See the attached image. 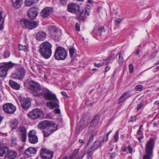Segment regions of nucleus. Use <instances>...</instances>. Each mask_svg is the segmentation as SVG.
<instances>
[{
	"label": "nucleus",
	"mask_w": 159,
	"mask_h": 159,
	"mask_svg": "<svg viewBox=\"0 0 159 159\" xmlns=\"http://www.w3.org/2000/svg\"><path fill=\"white\" fill-rule=\"evenodd\" d=\"M42 92L38 97L43 96L46 101H50V102H47L46 104L51 109H53L54 107H59L58 101L56 96L54 94H52V92L48 89H42Z\"/></svg>",
	"instance_id": "nucleus-1"
},
{
	"label": "nucleus",
	"mask_w": 159,
	"mask_h": 159,
	"mask_svg": "<svg viewBox=\"0 0 159 159\" xmlns=\"http://www.w3.org/2000/svg\"><path fill=\"white\" fill-rule=\"evenodd\" d=\"M38 127L41 129L45 130L43 131L44 137H48L57 129V125L54 123L44 120L40 122L38 125Z\"/></svg>",
	"instance_id": "nucleus-2"
},
{
	"label": "nucleus",
	"mask_w": 159,
	"mask_h": 159,
	"mask_svg": "<svg viewBox=\"0 0 159 159\" xmlns=\"http://www.w3.org/2000/svg\"><path fill=\"white\" fill-rule=\"evenodd\" d=\"M52 45L49 42L46 41L41 44L39 50L41 56L45 59L50 58L52 53Z\"/></svg>",
	"instance_id": "nucleus-3"
},
{
	"label": "nucleus",
	"mask_w": 159,
	"mask_h": 159,
	"mask_svg": "<svg viewBox=\"0 0 159 159\" xmlns=\"http://www.w3.org/2000/svg\"><path fill=\"white\" fill-rule=\"evenodd\" d=\"M155 142L152 138H150L147 141L145 145L146 154L144 155L143 159H151L153 156V151Z\"/></svg>",
	"instance_id": "nucleus-4"
},
{
	"label": "nucleus",
	"mask_w": 159,
	"mask_h": 159,
	"mask_svg": "<svg viewBox=\"0 0 159 159\" xmlns=\"http://www.w3.org/2000/svg\"><path fill=\"white\" fill-rule=\"evenodd\" d=\"M29 89L31 93L36 97L39 95L43 89L38 83L34 80H31L29 82Z\"/></svg>",
	"instance_id": "nucleus-5"
},
{
	"label": "nucleus",
	"mask_w": 159,
	"mask_h": 159,
	"mask_svg": "<svg viewBox=\"0 0 159 159\" xmlns=\"http://www.w3.org/2000/svg\"><path fill=\"white\" fill-rule=\"evenodd\" d=\"M20 24L25 28L32 30L35 28L38 25L36 21H33L28 19H23L20 20Z\"/></svg>",
	"instance_id": "nucleus-6"
},
{
	"label": "nucleus",
	"mask_w": 159,
	"mask_h": 159,
	"mask_svg": "<svg viewBox=\"0 0 159 159\" xmlns=\"http://www.w3.org/2000/svg\"><path fill=\"white\" fill-rule=\"evenodd\" d=\"M67 53L65 49L61 47H59L56 49L54 57L58 60H64L67 57Z\"/></svg>",
	"instance_id": "nucleus-7"
},
{
	"label": "nucleus",
	"mask_w": 159,
	"mask_h": 159,
	"mask_svg": "<svg viewBox=\"0 0 159 159\" xmlns=\"http://www.w3.org/2000/svg\"><path fill=\"white\" fill-rule=\"evenodd\" d=\"M14 65V63L9 61L5 63L4 65L0 66V77H6L7 71L12 68Z\"/></svg>",
	"instance_id": "nucleus-8"
},
{
	"label": "nucleus",
	"mask_w": 159,
	"mask_h": 159,
	"mask_svg": "<svg viewBox=\"0 0 159 159\" xmlns=\"http://www.w3.org/2000/svg\"><path fill=\"white\" fill-rule=\"evenodd\" d=\"M44 114L43 111L38 108H35L29 112L28 116L33 119H41L43 117Z\"/></svg>",
	"instance_id": "nucleus-9"
},
{
	"label": "nucleus",
	"mask_w": 159,
	"mask_h": 159,
	"mask_svg": "<svg viewBox=\"0 0 159 159\" xmlns=\"http://www.w3.org/2000/svg\"><path fill=\"white\" fill-rule=\"evenodd\" d=\"M25 70L24 68H20L17 69L15 73L11 74V77L14 79L21 80L25 75Z\"/></svg>",
	"instance_id": "nucleus-10"
},
{
	"label": "nucleus",
	"mask_w": 159,
	"mask_h": 159,
	"mask_svg": "<svg viewBox=\"0 0 159 159\" xmlns=\"http://www.w3.org/2000/svg\"><path fill=\"white\" fill-rule=\"evenodd\" d=\"M67 9L68 12L76 13L78 16L80 10V9L79 5L74 3L69 4L67 5Z\"/></svg>",
	"instance_id": "nucleus-11"
},
{
	"label": "nucleus",
	"mask_w": 159,
	"mask_h": 159,
	"mask_svg": "<svg viewBox=\"0 0 159 159\" xmlns=\"http://www.w3.org/2000/svg\"><path fill=\"white\" fill-rule=\"evenodd\" d=\"M3 108L5 112L10 114L13 113L16 109V107L11 103H7L4 105Z\"/></svg>",
	"instance_id": "nucleus-12"
},
{
	"label": "nucleus",
	"mask_w": 159,
	"mask_h": 159,
	"mask_svg": "<svg viewBox=\"0 0 159 159\" xmlns=\"http://www.w3.org/2000/svg\"><path fill=\"white\" fill-rule=\"evenodd\" d=\"M28 136L29 141L30 143L35 144L38 142V138L34 130H30L28 133Z\"/></svg>",
	"instance_id": "nucleus-13"
},
{
	"label": "nucleus",
	"mask_w": 159,
	"mask_h": 159,
	"mask_svg": "<svg viewBox=\"0 0 159 159\" xmlns=\"http://www.w3.org/2000/svg\"><path fill=\"white\" fill-rule=\"evenodd\" d=\"M40 155L43 159H51L53 157L52 152L44 148L41 150Z\"/></svg>",
	"instance_id": "nucleus-14"
},
{
	"label": "nucleus",
	"mask_w": 159,
	"mask_h": 159,
	"mask_svg": "<svg viewBox=\"0 0 159 159\" xmlns=\"http://www.w3.org/2000/svg\"><path fill=\"white\" fill-rule=\"evenodd\" d=\"M17 131L19 133L20 140L23 142H25L27 138L26 128L24 127L21 126L18 129Z\"/></svg>",
	"instance_id": "nucleus-15"
},
{
	"label": "nucleus",
	"mask_w": 159,
	"mask_h": 159,
	"mask_svg": "<svg viewBox=\"0 0 159 159\" xmlns=\"http://www.w3.org/2000/svg\"><path fill=\"white\" fill-rule=\"evenodd\" d=\"M79 149H75L74 150L72 155L70 156V159H73L75 158V159H82L84 156L85 154L84 151H81L78 154Z\"/></svg>",
	"instance_id": "nucleus-16"
},
{
	"label": "nucleus",
	"mask_w": 159,
	"mask_h": 159,
	"mask_svg": "<svg viewBox=\"0 0 159 159\" xmlns=\"http://www.w3.org/2000/svg\"><path fill=\"white\" fill-rule=\"evenodd\" d=\"M91 8V7L90 5H87L84 10H80L79 16L81 17L82 19H84L85 17L89 15Z\"/></svg>",
	"instance_id": "nucleus-17"
},
{
	"label": "nucleus",
	"mask_w": 159,
	"mask_h": 159,
	"mask_svg": "<svg viewBox=\"0 0 159 159\" xmlns=\"http://www.w3.org/2000/svg\"><path fill=\"white\" fill-rule=\"evenodd\" d=\"M38 13V9L36 7H34L31 8L28 10L27 14L30 18L33 19L36 18Z\"/></svg>",
	"instance_id": "nucleus-18"
},
{
	"label": "nucleus",
	"mask_w": 159,
	"mask_h": 159,
	"mask_svg": "<svg viewBox=\"0 0 159 159\" xmlns=\"http://www.w3.org/2000/svg\"><path fill=\"white\" fill-rule=\"evenodd\" d=\"M20 101L21 106L24 109L27 110L30 107L31 105V102L29 99L20 98Z\"/></svg>",
	"instance_id": "nucleus-19"
},
{
	"label": "nucleus",
	"mask_w": 159,
	"mask_h": 159,
	"mask_svg": "<svg viewBox=\"0 0 159 159\" xmlns=\"http://www.w3.org/2000/svg\"><path fill=\"white\" fill-rule=\"evenodd\" d=\"M52 11V9L50 7H46L42 10L40 12V15L43 18H46L51 13Z\"/></svg>",
	"instance_id": "nucleus-20"
},
{
	"label": "nucleus",
	"mask_w": 159,
	"mask_h": 159,
	"mask_svg": "<svg viewBox=\"0 0 159 159\" xmlns=\"http://www.w3.org/2000/svg\"><path fill=\"white\" fill-rule=\"evenodd\" d=\"M99 120V116L97 114L95 116L93 119L91 121L89 128H90L97 126L98 124Z\"/></svg>",
	"instance_id": "nucleus-21"
},
{
	"label": "nucleus",
	"mask_w": 159,
	"mask_h": 159,
	"mask_svg": "<svg viewBox=\"0 0 159 159\" xmlns=\"http://www.w3.org/2000/svg\"><path fill=\"white\" fill-rule=\"evenodd\" d=\"M17 155V153L15 151H10L5 156V159H14Z\"/></svg>",
	"instance_id": "nucleus-22"
},
{
	"label": "nucleus",
	"mask_w": 159,
	"mask_h": 159,
	"mask_svg": "<svg viewBox=\"0 0 159 159\" xmlns=\"http://www.w3.org/2000/svg\"><path fill=\"white\" fill-rule=\"evenodd\" d=\"M103 145V142H101L100 141H97L94 142L91 148H92V149H93L94 151H95L99 147H101Z\"/></svg>",
	"instance_id": "nucleus-23"
},
{
	"label": "nucleus",
	"mask_w": 159,
	"mask_h": 159,
	"mask_svg": "<svg viewBox=\"0 0 159 159\" xmlns=\"http://www.w3.org/2000/svg\"><path fill=\"white\" fill-rule=\"evenodd\" d=\"M23 2V0H12V5L16 8H19L20 7Z\"/></svg>",
	"instance_id": "nucleus-24"
},
{
	"label": "nucleus",
	"mask_w": 159,
	"mask_h": 159,
	"mask_svg": "<svg viewBox=\"0 0 159 159\" xmlns=\"http://www.w3.org/2000/svg\"><path fill=\"white\" fill-rule=\"evenodd\" d=\"M49 32L51 36L53 35L56 32L59 30L55 26L51 25L48 28Z\"/></svg>",
	"instance_id": "nucleus-25"
},
{
	"label": "nucleus",
	"mask_w": 159,
	"mask_h": 159,
	"mask_svg": "<svg viewBox=\"0 0 159 159\" xmlns=\"http://www.w3.org/2000/svg\"><path fill=\"white\" fill-rule=\"evenodd\" d=\"M9 84L12 88L16 90L19 89L20 87V85L18 84L11 80L9 81Z\"/></svg>",
	"instance_id": "nucleus-26"
},
{
	"label": "nucleus",
	"mask_w": 159,
	"mask_h": 159,
	"mask_svg": "<svg viewBox=\"0 0 159 159\" xmlns=\"http://www.w3.org/2000/svg\"><path fill=\"white\" fill-rule=\"evenodd\" d=\"M46 34L44 32H39L36 35L37 39L39 40H43L46 38Z\"/></svg>",
	"instance_id": "nucleus-27"
},
{
	"label": "nucleus",
	"mask_w": 159,
	"mask_h": 159,
	"mask_svg": "<svg viewBox=\"0 0 159 159\" xmlns=\"http://www.w3.org/2000/svg\"><path fill=\"white\" fill-rule=\"evenodd\" d=\"M39 0H25V4L26 6L30 7L38 2Z\"/></svg>",
	"instance_id": "nucleus-28"
},
{
	"label": "nucleus",
	"mask_w": 159,
	"mask_h": 159,
	"mask_svg": "<svg viewBox=\"0 0 159 159\" xmlns=\"http://www.w3.org/2000/svg\"><path fill=\"white\" fill-rule=\"evenodd\" d=\"M52 38L54 40L59 41L61 38V32L59 30L54 34L53 35L51 36Z\"/></svg>",
	"instance_id": "nucleus-29"
},
{
	"label": "nucleus",
	"mask_w": 159,
	"mask_h": 159,
	"mask_svg": "<svg viewBox=\"0 0 159 159\" xmlns=\"http://www.w3.org/2000/svg\"><path fill=\"white\" fill-rule=\"evenodd\" d=\"M9 152V149L7 147H2L0 148V156L2 157L7 152Z\"/></svg>",
	"instance_id": "nucleus-30"
},
{
	"label": "nucleus",
	"mask_w": 159,
	"mask_h": 159,
	"mask_svg": "<svg viewBox=\"0 0 159 159\" xmlns=\"http://www.w3.org/2000/svg\"><path fill=\"white\" fill-rule=\"evenodd\" d=\"M113 57V56L112 55H111L109 57L107 58L104 59L102 61V64L103 65H107L112 60Z\"/></svg>",
	"instance_id": "nucleus-31"
},
{
	"label": "nucleus",
	"mask_w": 159,
	"mask_h": 159,
	"mask_svg": "<svg viewBox=\"0 0 159 159\" xmlns=\"http://www.w3.org/2000/svg\"><path fill=\"white\" fill-rule=\"evenodd\" d=\"M18 125V122L16 119L11 121L10 123V126L12 129H15Z\"/></svg>",
	"instance_id": "nucleus-32"
},
{
	"label": "nucleus",
	"mask_w": 159,
	"mask_h": 159,
	"mask_svg": "<svg viewBox=\"0 0 159 159\" xmlns=\"http://www.w3.org/2000/svg\"><path fill=\"white\" fill-rule=\"evenodd\" d=\"M88 125L87 123L85 124V123L84 121H83L82 123V122L80 123L79 125H78L77 126V129H79L80 131L82 130L84 127H86Z\"/></svg>",
	"instance_id": "nucleus-33"
},
{
	"label": "nucleus",
	"mask_w": 159,
	"mask_h": 159,
	"mask_svg": "<svg viewBox=\"0 0 159 159\" xmlns=\"http://www.w3.org/2000/svg\"><path fill=\"white\" fill-rule=\"evenodd\" d=\"M128 93H124L120 97L119 99V102L120 103L125 100L128 98Z\"/></svg>",
	"instance_id": "nucleus-34"
},
{
	"label": "nucleus",
	"mask_w": 159,
	"mask_h": 159,
	"mask_svg": "<svg viewBox=\"0 0 159 159\" xmlns=\"http://www.w3.org/2000/svg\"><path fill=\"white\" fill-rule=\"evenodd\" d=\"M18 48L20 50H23L25 52H27L28 51V47L27 46L23 45L20 44H19Z\"/></svg>",
	"instance_id": "nucleus-35"
},
{
	"label": "nucleus",
	"mask_w": 159,
	"mask_h": 159,
	"mask_svg": "<svg viewBox=\"0 0 159 159\" xmlns=\"http://www.w3.org/2000/svg\"><path fill=\"white\" fill-rule=\"evenodd\" d=\"M116 56L118 57V61L119 64H122L124 60L122 54L120 53H119L117 54Z\"/></svg>",
	"instance_id": "nucleus-36"
},
{
	"label": "nucleus",
	"mask_w": 159,
	"mask_h": 159,
	"mask_svg": "<svg viewBox=\"0 0 159 159\" xmlns=\"http://www.w3.org/2000/svg\"><path fill=\"white\" fill-rule=\"evenodd\" d=\"M69 52L70 57L73 58L74 57V54L75 52V49L73 47L70 48L69 49Z\"/></svg>",
	"instance_id": "nucleus-37"
},
{
	"label": "nucleus",
	"mask_w": 159,
	"mask_h": 159,
	"mask_svg": "<svg viewBox=\"0 0 159 159\" xmlns=\"http://www.w3.org/2000/svg\"><path fill=\"white\" fill-rule=\"evenodd\" d=\"M94 151H94L93 149H92L91 148L89 149L87 152L88 159H90L91 158V157L93 155V152Z\"/></svg>",
	"instance_id": "nucleus-38"
},
{
	"label": "nucleus",
	"mask_w": 159,
	"mask_h": 159,
	"mask_svg": "<svg viewBox=\"0 0 159 159\" xmlns=\"http://www.w3.org/2000/svg\"><path fill=\"white\" fill-rule=\"evenodd\" d=\"M143 86L141 85H137L135 87V89L136 91H141L143 90Z\"/></svg>",
	"instance_id": "nucleus-39"
},
{
	"label": "nucleus",
	"mask_w": 159,
	"mask_h": 159,
	"mask_svg": "<svg viewBox=\"0 0 159 159\" xmlns=\"http://www.w3.org/2000/svg\"><path fill=\"white\" fill-rule=\"evenodd\" d=\"M119 132L118 131H116L114 136V139H115L114 142H116L118 141L119 139Z\"/></svg>",
	"instance_id": "nucleus-40"
},
{
	"label": "nucleus",
	"mask_w": 159,
	"mask_h": 159,
	"mask_svg": "<svg viewBox=\"0 0 159 159\" xmlns=\"http://www.w3.org/2000/svg\"><path fill=\"white\" fill-rule=\"evenodd\" d=\"M28 148V150H29V151L30 152V153L31 154H35L37 152V149L31 147V148Z\"/></svg>",
	"instance_id": "nucleus-41"
},
{
	"label": "nucleus",
	"mask_w": 159,
	"mask_h": 159,
	"mask_svg": "<svg viewBox=\"0 0 159 159\" xmlns=\"http://www.w3.org/2000/svg\"><path fill=\"white\" fill-rule=\"evenodd\" d=\"M67 0H59L60 4L63 6H66L67 3Z\"/></svg>",
	"instance_id": "nucleus-42"
},
{
	"label": "nucleus",
	"mask_w": 159,
	"mask_h": 159,
	"mask_svg": "<svg viewBox=\"0 0 159 159\" xmlns=\"http://www.w3.org/2000/svg\"><path fill=\"white\" fill-rule=\"evenodd\" d=\"M134 66L132 64L129 65V70L130 74H132L133 72Z\"/></svg>",
	"instance_id": "nucleus-43"
},
{
	"label": "nucleus",
	"mask_w": 159,
	"mask_h": 159,
	"mask_svg": "<svg viewBox=\"0 0 159 159\" xmlns=\"http://www.w3.org/2000/svg\"><path fill=\"white\" fill-rule=\"evenodd\" d=\"M108 136L107 134H106L104 136L102 141H100L101 142H103V145L105 143V142H106L107 141L108 139Z\"/></svg>",
	"instance_id": "nucleus-44"
},
{
	"label": "nucleus",
	"mask_w": 159,
	"mask_h": 159,
	"mask_svg": "<svg viewBox=\"0 0 159 159\" xmlns=\"http://www.w3.org/2000/svg\"><path fill=\"white\" fill-rule=\"evenodd\" d=\"M122 20V19L120 18H117L115 20V24L117 25L120 23V22Z\"/></svg>",
	"instance_id": "nucleus-45"
},
{
	"label": "nucleus",
	"mask_w": 159,
	"mask_h": 159,
	"mask_svg": "<svg viewBox=\"0 0 159 159\" xmlns=\"http://www.w3.org/2000/svg\"><path fill=\"white\" fill-rule=\"evenodd\" d=\"M94 138V135L92 134L91 135L90 137L89 138V141H88V143L87 144V145H88L89 144L93 141V139Z\"/></svg>",
	"instance_id": "nucleus-46"
},
{
	"label": "nucleus",
	"mask_w": 159,
	"mask_h": 159,
	"mask_svg": "<svg viewBox=\"0 0 159 159\" xmlns=\"http://www.w3.org/2000/svg\"><path fill=\"white\" fill-rule=\"evenodd\" d=\"M10 52L9 51H6L4 54V56L5 58H7L10 55Z\"/></svg>",
	"instance_id": "nucleus-47"
},
{
	"label": "nucleus",
	"mask_w": 159,
	"mask_h": 159,
	"mask_svg": "<svg viewBox=\"0 0 159 159\" xmlns=\"http://www.w3.org/2000/svg\"><path fill=\"white\" fill-rule=\"evenodd\" d=\"M130 120L129 121V122H133L136 120L137 119V116H132L130 117Z\"/></svg>",
	"instance_id": "nucleus-48"
},
{
	"label": "nucleus",
	"mask_w": 159,
	"mask_h": 159,
	"mask_svg": "<svg viewBox=\"0 0 159 159\" xmlns=\"http://www.w3.org/2000/svg\"><path fill=\"white\" fill-rule=\"evenodd\" d=\"M116 154L115 152L110 153V159H114L116 157Z\"/></svg>",
	"instance_id": "nucleus-49"
},
{
	"label": "nucleus",
	"mask_w": 159,
	"mask_h": 159,
	"mask_svg": "<svg viewBox=\"0 0 159 159\" xmlns=\"http://www.w3.org/2000/svg\"><path fill=\"white\" fill-rule=\"evenodd\" d=\"M98 31L99 33V35H101L102 33V32H105V30L104 28L102 27H100L99 28Z\"/></svg>",
	"instance_id": "nucleus-50"
},
{
	"label": "nucleus",
	"mask_w": 159,
	"mask_h": 159,
	"mask_svg": "<svg viewBox=\"0 0 159 159\" xmlns=\"http://www.w3.org/2000/svg\"><path fill=\"white\" fill-rule=\"evenodd\" d=\"M75 28L76 30L78 31H80V25L78 23H76L75 25Z\"/></svg>",
	"instance_id": "nucleus-51"
},
{
	"label": "nucleus",
	"mask_w": 159,
	"mask_h": 159,
	"mask_svg": "<svg viewBox=\"0 0 159 159\" xmlns=\"http://www.w3.org/2000/svg\"><path fill=\"white\" fill-rule=\"evenodd\" d=\"M25 154L27 156V157H29L30 156V152L28 150V148L27 149L25 152Z\"/></svg>",
	"instance_id": "nucleus-52"
},
{
	"label": "nucleus",
	"mask_w": 159,
	"mask_h": 159,
	"mask_svg": "<svg viewBox=\"0 0 159 159\" xmlns=\"http://www.w3.org/2000/svg\"><path fill=\"white\" fill-rule=\"evenodd\" d=\"M140 136L137 137V138L138 139L139 143H141V140L143 139L144 138L143 135H139Z\"/></svg>",
	"instance_id": "nucleus-53"
},
{
	"label": "nucleus",
	"mask_w": 159,
	"mask_h": 159,
	"mask_svg": "<svg viewBox=\"0 0 159 159\" xmlns=\"http://www.w3.org/2000/svg\"><path fill=\"white\" fill-rule=\"evenodd\" d=\"M143 105L141 103H139L138 104L137 106V107L136 108V109L137 111H139L142 107Z\"/></svg>",
	"instance_id": "nucleus-54"
},
{
	"label": "nucleus",
	"mask_w": 159,
	"mask_h": 159,
	"mask_svg": "<svg viewBox=\"0 0 159 159\" xmlns=\"http://www.w3.org/2000/svg\"><path fill=\"white\" fill-rule=\"evenodd\" d=\"M54 112L55 114H59L60 113V110L59 108H56L54 110Z\"/></svg>",
	"instance_id": "nucleus-55"
},
{
	"label": "nucleus",
	"mask_w": 159,
	"mask_h": 159,
	"mask_svg": "<svg viewBox=\"0 0 159 159\" xmlns=\"http://www.w3.org/2000/svg\"><path fill=\"white\" fill-rule=\"evenodd\" d=\"M127 149L128 150L129 152V153H131L133 151V148L132 147L129 145H128L127 147Z\"/></svg>",
	"instance_id": "nucleus-56"
},
{
	"label": "nucleus",
	"mask_w": 159,
	"mask_h": 159,
	"mask_svg": "<svg viewBox=\"0 0 159 159\" xmlns=\"http://www.w3.org/2000/svg\"><path fill=\"white\" fill-rule=\"evenodd\" d=\"M94 65L95 66L98 67H101L103 65L102 63H98V64L95 63Z\"/></svg>",
	"instance_id": "nucleus-57"
},
{
	"label": "nucleus",
	"mask_w": 159,
	"mask_h": 159,
	"mask_svg": "<svg viewBox=\"0 0 159 159\" xmlns=\"http://www.w3.org/2000/svg\"><path fill=\"white\" fill-rule=\"evenodd\" d=\"M12 145L13 146H16V141L15 139L13 140L12 139Z\"/></svg>",
	"instance_id": "nucleus-58"
},
{
	"label": "nucleus",
	"mask_w": 159,
	"mask_h": 159,
	"mask_svg": "<svg viewBox=\"0 0 159 159\" xmlns=\"http://www.w3.org/2000/svg\"><path fill=\"white\" fill-rule=\"evenodd\" d=\"M143 135L142 131L141 130L138 129L137 132V135Z\"/></svg>",
	"instance_id": "nucleus-59"
},
{
	"label": "nucleus",
	"mask_w": 159,
	"mask_h": 159,
	"mask_svg": "<svg viewBox=\"0 0 159 159\" xmlns=\"http://www.w3.org/2000/svg\"><path fill=\"white\" fill-rule=\"evenodd\" d=\"M127 148L125 147H123L121 148V150L122 152H125L127 150Z\"/></svg>",
	"instance_id": "nucleus-60"
},
{
	"label": "nucleus",
	"mask_w": 159,
	"mask_h": 159,
	"mask_svg": "<svg viewBox=\"0 0 159 159\" xmlns=\"http://www.w3.org/2000/svg\"><path fill=\"white\" fill-rule=\"evenodd\" d=\"M110 69V67L109 66H106V67L105 68V71L106 72H107L108 71H109Z\"/></svg>",
	"instance_id": "nucleus-61"
},
{
	"label": "nucleus",
	"mask_w": 159,
	"mask_h": 159,
	"mask_svg": "<svg viewBox=\"0 0 159 159\" xmlns=\"http://www.w3.org/2000/svg\"><path fill=\"white\" fill-rule=\"evenodd\" d=\"M61 94L65 97H67V95L66 93L64 91H62L61 92Z\"/></svg>",
	"instance_id": "nucleus-62"
},
{
	"label": "nucleus",
	"mask_w": 159,
	"mask_h": 159,
	"mask_svg": "<svg viewBox=\"0 0 159 159\" xmlns=\"http://www.w3.org/2000/svg\"><path fill=\"white\" fill-rule=\"evenodd\" d=\"M154 104L155 105H157L159 107V101L157 100L155 101L154 102Z\"/></svg>",
	"instance_id": "nucleus-63"
},
{
	"label": "nucleus",
	"mask_w": 159,
	"mask_h": 159,
	"mask_svg": "<svg viewBox=\"0 0 159 159\" xmlns=\"http://www.w3.org/2000/svg\"><path fill=\"white\" fill-rule=\"evenodd\" d=\"M139 49H137L136 50V51H135V54L136 55H138V54H139Z\"/></svg>",
	"instance_id": "nucleus-64"
}]
</instances>
